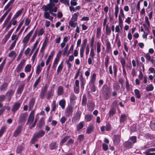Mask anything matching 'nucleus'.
I'll return each instance as SVG.
<instances>
[{
    "label": "nucleus",
    "instance_id": "c03bdc74",
    "mask_svg": "<svg viewBox=\"0 0 155 155\" xmlns=\"http://www.w3.org/2000/svg\"><path fill=\"white\" fill-rule=\"evenodd\" d=\"M48 42V39L47 38H46L45 41H44L42 46L41 48L42 49L45 50L46 47L47 46V43Z\"/></svg>",
    "mask_w": 155,
    "mask_h": 155
},
{
    "label": "nucleus",
    "instance_id": "f257e3e1",
    "mask_svg": "<svg viewBox=\"0 0 155 155\" xmlns=\"http://www.w3.org/2000/svg\"><path fill=\"white\" fill-rule=\"evenodd\" d=\"M102 95L104 100L109 99L111 95V89L107 84H104L101 89Z\"/></svg>",
    "mask_w": 155,
    "mask_h": 155
},
{
    "label": "nucleus",
    "instance_id": "49530a36",
    "mask_svg": "<svg viewBox=\"0 0 155 155\" xmlns=\"http://www.w3.org/2000/svg\"><path fill=\"white\" fill-rule=\"evenodd\" d=\"M15 0H11L6 5L4 8V10H6L9 7L10 5L14 2Z\"/></svg>",
    "mask_w": 155,
    "mask_h": 155
},
{
    "label": "nucleus",
    "instance_id": "f8f14e48",
    "mask_svg": "<svg viewBox=\"0 0 155 155\" xmlns=\"http://www.w3.org/2000/svg\"><path fill=\"white\" fill-rule=\"evenodd\" d=\"M26 62L25 59H23L20 63L18 65L16 68V70L17 73L19 72L23 68L24 65Z\"/></svg>",
    "mask_w": 155,
    "mask_h": 155
},
{
    "label": "nucleus",
    "instance_id": "680f3d73",
    "mask_svg": "<svg viewBox=\"0 0 155 155\" xmlns=\"http://www.w3.org/2000/svg\"><path fill=\"white\" fill-rule=\"evenodd\" d=\"M111 127L110 124L109 123H108L106 124L105 127V130L107 131H109L111 130Z\"/></svg>",
    "mask_w": 155,
    "mask_h": 155
},
{
    "label": "nucleus",
    "instance_id": "4468645a",
    "mask_svg": "<svg viewBox=\"0 0 155 155\" xmlns=\"http://www.w3.org/2000/svg\"><path fill=\"white\" fill-rule=\"evenodd\" d=\"M77 99V97L73 93L71 94L70 96V104L71 105L74 106L76 103L75 100Z\"/></svg>",
    "mask_w": 155,
    "mask_h": 155
},
{
    "label": "nucleus",
    "instance_id": "a19ab883",
    "mask_svg": "<svg viewBox=\"0 0 155 155\" xmlns=\"http://www.w3.org/2000/svg\"><path fill=\"white\" fill-rule=\"evenodd\" d=\"M134 92L136 97L138 99H140L141 97L140 92L138 89L134 90Z\"/></svg>",
    "mask_w": 155,
    "mask_h": 155
},
{
    "label": "nucleus",
    "instance_id": "ddd939ff",
    "mask_svg": "<svg viewBox=\"0 0 155 155\" xmlns=\"http://www.w3.org/2000/svg\"><path fill=\"white\" fill-rule=\"evenodd\" d=\"M123 144L124 147L126 149L132 148L134 145L132 142L129 140L125 141Z\"/></svg>",
    "mask_w": 155,
    "mask_h": 155
},
{
    "label": "nucleus",
    "instance_id": "79ce46f5",
    "mask_svg": "<svg viewBox=\"0 0 155 155\" xmlns=\"http://www.w3.org/2000/svg\"><path fill=\"white\" fill-rule=\"evenodd\" d=\"M31 66L30 64H27L25 68V71L26 72H28L31 71Z\"/></svg>",
    "mask_w": 155,
    "mask_h": 155
},
{
    "label": "nucleus",
    "instance_id": "423d86ee",
    "mask_svg": "<svg viewBox=\"0 0 155 155\" xmlns=\"http://www.w3.org/2000/svg\"><path fill=\"white\" fill-rule=\"evenodd\" d=\"M73 105H70L66 108L65 115L67 117H70L72 115L73 112Z\"/></svg>",
    "mask_w": 155,
    "mask_h": 155
},
{
    "label": "nucleus",
    "instance_id": "473e14b6",
    "mask_svg": "<svg viewBox=\"0 0 155 155\" xmlns=\"http://www.w3.org/2000/svg\"><path fill=\"white\" fill-rule=\"evenodd\" d=\"M70 137L69 136H65L60 141L59 144L62 146L64 143L67 142L68 139Z\"/></svg>",
    "mask_w": 155,
    "mask_h": 155
},
{
    "label": "nucleus",
    "instance_id": "20e7f679",
    "mask_svg": "<svg viewBox=\"0 0 155 155\" xmlns=\"http://www.w3.org/2000/svg\"><path fill=\"white\" fill-rule=\"evenodd\" d=\"M28 116L27 113H23L20 114L19 119V123L21 125H23L26 121V119Z\"/></svg>",
    "mask_w": 155,
    "mask_h": 155
},
{
    "label": "nucleus",
    "instance_id": "a878e982",
    "mask_svg": "<svg viewBox=\"0 0 155 155\" xmlns=\"http://www.w3.org/2000/svg\"><path fill=\"white\" fill-rule=\"evenodd\" d=\"M58 107V104L56 103V102L55 101L53 100L51 105V112L54 111L56 110V107Z\"/></svg>",
    "mask_w": 155,
    "mask_h": 155
},
{
    "label": "nucleus",
    "instance_id": "37998d69",
    "mask_svg": "<svg viewBox=\"0 0 155 155\" xmlns=\"http://www.w3.org/2000/svg\"><path fill=\"white\" fill-rule=\"evenodd\" d=\"M111 33V30L110 28L109 27L108 25L107 24L106 25V35H110Z\"/></svg>",
    "mask_w": 155,
    "mask_h": 155
},
{
    "label": "nucleus",
    "instance_id": "69168bd1",
    "mask_svg": "<svg viewBox=\"0 0 155 155\" xmlns=\"http://www.w3.org/2000/svg\"><path fill=\"white\" fill-rule=\"evenodd\" d=\"M74 91L75 93L78 94L79 92V87L74 86Z\"/></svg>",
    "mask_w": 155,
    "mask_h": 155
},
{
    "label": "nucleus",
    "instance_id": "3c124183",
    "mask_svg": "<svg viewBox=\"0 0 155 155\" xmlns=\"http://www.w3.org/2000/svg\"><path fill=\"white\" fill-rule=\"evenodd\" d=\"M97 54H98L101 51V44L99 42H97Z\"/></svg>",
    "mask_w": 155,
    "mask_h": 155
},
{
    "label": "nucleus",
    "instance_id": "b1692460",
    "mask_svg": "<svg viewBox=\"0 0 155 155\" xmlns=\"http://www.w3.org/2000/svg\"><path fill=\"white\" fill-rule=\"evenodd\" d=\"M94 129V125L93 124H90L87 127L86 130V132L87 134H91L93 131Z\"/></svg>",
    "mask_w": 155,
    "mask_h": 155
},
{
    "label": "nucleus",
    "instance_id": "6e6d98bb",
    "mask_svg": "<svg viewBox=\"0 0 155 155\" xmlns=\"http://www.w3.org/2000/svg\"><path fill=\"white\" fill-rule=\"evenodd\" d=\"M74 45L73 44H72L68 51L67 52V56H68L71 53H72L73 51L74 50Z\"/></svg>",
    "mask_w": 155,
    "mask_h": 155
},
{
    "label": "nucleus",
    "instance_id": "6e6552de",
    "mask_svg": "<svg viewBox=\"0 0 155 155\" xmlns=\"http://www.w3.org/2000/svg\"><path fill=\"white\" fill-rule=\"evenodd\" d=\"M21 104V103L18 102H15L12 106V111L14 113V114L19 109Z\"/></svg>",
    "mask_w": 155,
    "mask_h": 155
},
{
    "label": "nucleus",
    "instance_id": "13d9d810",
    "mask_svg": "<svg viewBox=\"0 0 155 155\" xmlns=\"http://www.w3.org/2000/svg\"><path fill=\"white\" fill-rule=\"evenodd\" d=\"M117 41V44L118 47L119 48L121 45V42L120 38H118V36L117 35L115 38V41Z\"/></svg>",
    "mask_w": 155,
    "mask_h": 155
},
{
    "label": "nucleus",
    "instance_id": "f03ea898",
    "mask_svg": "<svg viewBox=\"0 0 155 155\" xmlns=\"http://www.w3.org/2000/svg\"><path fill=\"white\" fill-rule=\"evenodd\" d=\"M15 91V89H10L8 90L6 93V99L8 101H10L12 98V96L14 94Z\"/></svg>",
    "mask_w": 155,
    "mask_h": 155
},
{
    "label": "nucleus",
    "instance_id": "2f4dec72",
    "mask_svg": "<svg viewBox=\"0 0 155 155\" xmlns=\"http://www.w3.org/2000/svg\"><path fill=\"white\" fill-rule=\"evenodd\" d=\"M93 116L91 114H87L85 116V120L86 122L91 121L92 119Z\"/></svg>",
    "mask_w": 155,
    "mask_h": 155
},
{
    "label": "nucleus",
    "instance_id": "412c9836",
    "mask_svg": "<svg viewBox=\"0 0 155 155\" xmlns=\"http://www.w3.org/2000/svg\"><path fill=\"white\" fill-rule=\"evenodd\" d=\"M55 5L54 3H53L50 2V3L47 4L45 6L44 11H47L49 10L52 9L54 7V6Z\"/></svg>",
    "mask_w": 155,
    "mask_h": 155
},
{
    "label": "nucleus",
    "instance_id": "4d7b16f0",
    "mask_svg": "<svg viewBox=\"0 0 155 155\" xmlns=\"http://www.w3.org/2000/svg\"><path fill=\"white\" fill-rule=\"evenodd\" d=\"M68 48V44H67L64 49V51L63 54V56H64L67 54V51Z\"/></svg>",
    "mask_w": 155,
    "mask_h": 155
},
{
    "label": "nucleus",
    "instance_id": "393cba45",
    "mask_svg": "<svg viewBox=\"0 0 155 155\" xmlns=\"http://www.w3.org/2000/svg\"><path fill=\"white\" fill-rule=\"evenodd\" d=\"M113 141L114 143H118L120 141V136L118 135H115L114 136Z\"/></svg>",
    "mask_w": 155,
    "mask_h": 155
},
{
    "label": "nucleus",
    "instance_id": "a18cd8bd",
    "mask_svg": "<svg viewBox=\"0 0 155 155\" xmlns=\"http://www.w3.org/2000/svg\"><path fill=\"white\" fill-rule=\"evenodd\" d=\"M41 78V76H40L38 79L36 80V81L34 83L33 85V88H35L37 86L38 84L40 82V79Z\"/></svg>",
    "mask_w": 155,
    "mask_h": 155
},
{
    "label": "nucleus",
    "instance_id": "dca6fc26",
    "mask_svg": "<svg viewBox=\"0 0 155 155\" xmlns=\"http://www.w3.org/2000/svg\"><path fill=\"white\" fill-rule=\"evenodd\" d=\"M22 127L21 125L18 126L14 132L13 136L15 137H16L18 136L21 133L22 130Z\"/></svg>",
    "mask_w": 155,
    "mask_h": 155
},
{
    "label": "nucleus",
    "instance_id": "2eb2a0df",
    "mask_svg": "<svg viewBox=\"0 0 155 155\" xmlns=\"http://www.w3.org/2000/svg\"><path fill=\"white\" fill-rule=\"evenodd\" d=\"M87 106L89 110L93 111L95 106V103L92 100H89L87 104Z\"/></svg>",
    "mask_w": 155,
    "mask_h": 155
},
{
    "label": "nucleus",
    "instance_id": "864d4df0",
    "mask_svg": "<svg viewBox=\"0 0 155 155\" xmlns=\"http://www.w3.org/2000/svg\"><path fill=\"white\" fill-rule=\"evenodd\" d=\"M80 80L81 82V89L83 90L84 88V86L85 84V81L83 78L80 79Z\"/></svg>",
    "mask_w": 155,
    "mask_h": 155
},
{
    "label": "nucleus",
    "instance_id": "8fccbe9b",
    "mask_svg": "<svg viewBox=\"0 0 155 155\" xmlns=\"http://www.w3.org/2000/svg\"><path fill=\"white\" fill-rule=\"evenodd\" d=\"M154 87L152 84H150L146 87V90L147 91H152Z\"/></svg>",
    "mask_w": 155,
    "mask_h": 155
},
{
    "label": "nucleus",
    "instance_id": "338daca9",
    "mask_svg": "<svg viewBox=\"0 0 155 155\" xmlns=\"http://www.w3.org/2000/svg\"><path fill=\"white\" fill-rule=\"evenodd\" d=\"M42 68L39 65H38L36 70V73L38 74H39L41 71Z\"/></svg>",
    "mask_w": 155,
    "mask_h": 155
},
{
    "label": "nucleus",
    "instance_id": "9d476101",
    "mask_svg": "<svg viewBox=\"0 0 155 155\" xmlns=\"http://www.w3.org/2000/svg\"><path fill=\"white\" fill-rule=\"evenodd\" d=\"M55 85H52V87L50 89L48 90L47 93L46 98L48 100H49L51 98L53 95L54 93V88Z\"/></svg>",
    "mask_w": 155,
    "mask_h": 155
},
{
    "label": "nucleus",
    "instance_id": "aec40b11",
    "mask_svg": "<svg viewBox=\"0 0 155 155\" xmlns=\"http://www.w3.org/2000/svg\"><path fill=\"white\" fill-rule=\"evenodd\" d=\"M58 96H61L64 94V88L62 86H59L58 88L57 91Z\"/></svg>",
    "mask_w": 155,
    "mask_h": 155
},
{
    "label": "nucleus",
    "instance_id": "e2e57ef3",
    "mask_svg": "<svg viewBox=\"0 0 155 155\" xmlns=\"http://www.w3.org/2000/svg\"><path fill=\"white\" fill-rule=\"evenodd\" d=\"M96 78V74L95 73H94L92 75V77L91 78V83H94Z\"/></svg>",
    "mask_w": 155,
    "mask_h": 155
},
{
    "label": "nucleus",
    "instance_id": "0eeeda50",
    "mask_svg": "<svg viewBox=\"0 0 155 155\" xmlns=\"http://www.w3.org/2000/svg\"><path fill=\"white\" fill-rule=\"evenodd\" d=\"M48 88V87L46 84H45L43 87L41 88L39 95V97L41 99H44L46 97L47 92Z\"/></svg>",
    "mask_w": 155,
    "mask_h": 155
},
{
    "label": "nucleus",
    "instance_id": "c756f323",
    "mask_svg": "<svg viewBox=\"0 0 155 155\" xmlns=\"http://www.w3.org/2000/svg\"><path fill=\"white\" fill-rule=\"evenodd\" d=\"M116 112V110L114 107H113L111 108L108 113L109 117H113L114 115L115 114Z\"/></svg>",
    "mask_w": 155,
    "mask_h": 155
},
{
    "label": "nucleus",
    "instance_id": "e433bc0d",
    "mask_svg": "<svg viewBox=\"0 0 155 155\" xmlns=\"http://www.w3.org/2000/svg\"><path fill=\"white\" fill-rule=\"evenodd\" d=\"M106 49L107 52H109L111 51V46L110 42L108 41L106 43Z\"/></svg>",
    "mask_w": 155,
    "mask_h": 155
},
{
    "label": "nucleus",
    "instance_id": "7c9ffc66",
    "mask_svg": "<svg viewBox=\"0 0 155 155\" xmlns=\"http://www.w3.org/2000/svg\"><path fill=\"white\" fill-rule=\"evenodd\" d=\"M59 104L61 107L62 109H64L66 105V101L65 99H63L59 101Z\"/></svg>",
    "mask_w": 155,
    "mask_h": 155
},
{
    "label": "nucleus",
    "instance_id": "58836bf2",
    "mask_svg": "<svg viewBox=\"0 0 155 155\" xmlns=\"http://www.w3.org/2000/svg\"><path fill=\"white\" fill-rule=\"evenodd\" d=\"M6 128V126H2L0 130V137H2L4 133L5 132Z\"/></svg>",
    "mask_w": 155,
    "mask_h": 155
},
{
    "label": "nucleus",
    "instance_id": "c9c22d12",
    "mask_svg": "<svg viewBox=\"0 0 155 155\" xmlns=\"http://www.w3.org/2000/svg\"><path fill=\"white\" fill-rule=\"evenodd\" d=\"M38 43V41L37 40L35 42L34 44L33 47H32V48L31 49V52L30 54V56H31L33 53L34 52L35 49L37 47V45Z\"/></svg>",
    "mask_w": 155,
    "mask_h": 155
},
{
    "label": "nucleus",
    "instance_id": "a211bd4d",
    "mask_svg": "<svg viewBox=\"0 0 155 155\" xmlns=\"http://www.w3.org/2000/svg\"><path fill=\"white\" fill-rule=\"evenodd\" d=\"M45 134V131L42 130H40L37 133H34V135L38 138L42 137Z\"/></svg>",
    "mask_w": 155,
    "mask_h": 155
},
{
    "label": "nucleus",
    "instance_id": "9b49d317",
    "mask_svg": "<svg viewBox=\"0 0 155 155\" xmlns=\"http://www.w3.org/2000/svg\"><path fill=\"white\" fill-rule=\"evenodd\" d=\"M35 112L34 110H33L29 114L26 125L30 124L33 122L34 118Z\"/></svg>",
    "mask_w": 155,
    "mask_h": 155
},
{
    "label": "nucleus",
    "instance_id": "09e8293b",
    "mask_svg": "<svg viewBox=\"0 0 155 155\" xmlns=\"http://www.w3.org/2000/svg\"><path fill=\"white\" fill-rule=\"evenodd\" d=\"M95 56V53L94 52V50L93 48H91L90 53V57L93 58V59H94V56Z\"/></svg>",
    "mask_w": 155,
    "mask_h": 155
},
{
    "label": "nucleus",
    "instance_id": "bb28decb",
    "mask_svg": "<svg viewBox=\"0 0 155 155\" xmlns=\"http://www.w3.org/2000/svg\"><path fill=\"white\" fill-rule=\"evenodd\" d=\"M8 83L5 82H4L2 85L0 86V91H5L7 88Z\"/></svg>",
    "mask_w": 155,
    "mask_h": 155
},
{
    "label": "nucleus",
    "instance_id": "5fc2aeb1",
    "mask_svg": "<svg viewBox=\"0 0 155 155\" xmlns=\"http://www.w3.org/2000/svg\"><path fill=\"white\" fill-rule=\"evenodd\" d=\"M130 139L132 141L133 144L137 142V137L135 136L130 137Z\"/></svg>",
    "mask_w": 155,
    "mask_h": 155
},
{
    "label": "nucleus",
    "instance_id": "bf43d9fd",
    "mask_svg": "<svg viewBox=\"0 0 155 155\" xmlns=\"http://www.w3.org/2000/svg\"><path fill=\"white\" fill-rule=\"evenodd\" d=\"M144 57L146 59V61H150L151 59V57L150 56V54L149 53H147V54H145L144 56Z\"/></svg>",
    "mask_w": 155,
    "mask_h": 155
},
{
    "label": "nucleus",
    "instance_id": "cd10ccee",
    "mask_svg": "<svg viewBox=\"0 0 155 155\" xmlns=\"http://www.w3.org/2000/svg\"><path fill=\"white\" fill-rule=\"evenodd\" d=\"M24 84H21L18 87L17 90V93L18 94H21L22 93L24 89Z\"/></svg>",
    "mask_w": 155,
    "mask_h": 155
},
{
    "label": "nucleus",
    "instance_id": "603ef678",
    "mask_svg": "<svg viewBox=\"0 0 155 155\" xmlns=\"http://www.w3.org/2000/svg\"><path fill=\"white\" fill-rule=\"evenodd\" d=\"M118 20H119V25L120 28L121 29L123 27V21L122 19V18H121V17L120 15H119L118 16Z\"/></svg>",
    "mask_w": 155,
    "mask_h": 155
},
{
    "label": "nucleus",
    "instance_id": "39448f33",
    "mask_svg": "<svg viewBox=\"0 0 155 155\" xmlns=\"http://www.w3.org/2000/svg\"><path fill=\"white\" fill-rule=\"evenodd\" d=\"M81 112L79 110H78L72 118V122L74 123H75L77 122H78L81 117Z\"/></svg>",
    "mask_w": 155,
    "mask_h": 155
},
{
    "label": "nucleus",
    "instance_id": "c85d7f7f",
    "mask_svg": "<svg viewBox=\"0 0 155 155\" xmlns=\"http://www.w3.org/2000/svg\"><path fill=\"white\" fill-rule=\"evenodd\" d=\"M127 117L126 115L124 114H122L121 115L120 119V123H124L127 120Z\"/></svg>",
    "mask_w": 155,
    "mask_h": 155
},
{
    "label": "nucleus",
    "instance_id": "4c0bfd02",
    "mask_svg": "<svg viewBox=\"0 0 155 155\" xmlns=\"http://www.w3.org/2000/svg\"><path fill=\"white\" fill-rule=\"evenodd\" d=\"M24 147L22 146H18L16 149V153H20L22 152L23 150Z\"/></svg>",
    "mask_w": 155,
    "mask_h": 155
},
{
    "label": "nucleus",
    "instance_id": "6ab92c4d",
    "mask_svg": "<svg viewBox=\"0 0 155 155\" xmlns=\"http://www.w3.org/2000/svg\"><path fill=\"white\" fill-rule=\"evenodd\" d=\"M35 101V97H32L30 100L29 102V107L30 110H31L33 108Z\"/></svg>",
    "mask_w": 155,
    "mask_h": 155
},
{
    "label": "nucleus",
    "instance_id": "774afa93",
    "mask_svg": "<svg viewBox=\"0 0 155 155\" xmlns=\"http://www.w3.org/2000/svg\"><path fill=\"white\" fill-rule=\"evenodd\" d=\"M24 9L23 8H21V9H20L16 12L15 14L18 17L22 14L23 11L24 10Z\"/></svg>",
    "mask_w": 155,
    "mask_h": 155
},
{
    "label": "nucleus",
    "instance_id": "f3484780",
    "mask_svg": "<svg viewBox=\"0 0 155 155\" xmlns=\"http://www.w3.org/2000/svg\"><path fill=\"white\" fill-rule=\"evenodd\" d=\"M58 145L56 142L52 141L49 145V148L51 150H56L57 149Z\"/></svg>",
    "mask_w": 155,
    "mask_h": 155
},
{
    "label": "nucleus",
    "instance_id": "0e129e2a",
    "mask_svg": "<svg viewBox=\"0 0 155 155\" xmlns=\"http://www.w3.org/2000/svg\"><path fill=\"white\" fill-rule=\"evenodd\" d=\"M146 137L147 138H149L150 139H152L153 138H155L153 134H146Z\"/></svg>",
    "mask_w": 155,
    "mask_h": 155
},
{
    "label": "nucleus",
    "instance_id": "f704fd0d",
    "mask_svg": "<svg viewBox=\"0 0 155 155\" xmlns=\"http://www.w3.org/2000/svg\"><path fill=\"white\" fill-rule=\"evenodd\" d=\"M113 71H114V77H116L117 76V73L118 71L117 67V65L114 64L113 67Z\"/></svg>",
    "mask_w": 155,
    "mask_h": 155
},
{
    "label": "nucleus",
    "instance_id": "72a5a7b5",
    "mask_svg": "<svg viewBox=\"0 0 155 155\" xmlns=\"http://www.w3.org/2000/svg\"><path fill=\"white\" fill-rule=\"evenodd\" d=\"M87 99L86 95L84 94L83 96L81 102V105L83 106H86L87 104Z\"/></svg>",
    "mask_w": 155,
    "mask_h": 155
},
{
    "label": "nucleus",
    "instance_id": "4be33fe9",
    "mask_svg": "<svg viewBox=\"0 0 155 155\" xmlns=\"http://www.w3.org/2000/svg\"><path fill=\"white\" fill-rule=\"evenodd\" d=\"M45 124V122L43 118H41L39 121L38 122L37 124V127L38 129H41L44 126Z\"/></svg>",
    "mask_w": 155,
    "mask_h": 155
},
{
    "label": "nucleus",
    "instance_id": "1a4fd4ad",
    "mask_svg": "<svg viewBox=\"0 0 155 155\" xmlns=\"http://www.w3.org/2000/svg\"><path fill=\"white\" fill-rule=\"evenodd\" d=\"M120 62L122 67L123 74L125 77L127 75V73L126 71L125 67L126 66V61L125 59L123 57H121L120 58Z\"/></svg>",
    "mask_w": 155,
    "mask_h": 155
},
{
    "label": "nucleus",
    "instance_id": "5701e85b",
    "mask_svg": "<svg viewBox=\"0 0 155 155\" xmlns=\"http://www.w3.org/2000/svg\"><path fill=\"white\" fill-rule=\"evenodd\" d=\"M84 121L80 122L76 126L77 131H80L84 127Z\"/></svg>",
    "mask_w": 155,
    "mask_h": 155
},
{
    "label": "nucleus",
    "instance_id": "de8ad7c7",
    "mask_svg": "<svg viewBox=\"0 0 155 155\" xmlns=\"http://www.w3.org/2000/svg\"><path fill=\"white\" fill-rule=\"evenodd\" d=\"M18 37H17L16 38V39L11 44V45H10V47L9 48V50H11L14 48L15 47V45L16 43V41L18 40Z\"/></svg>",
    "mask_w": 155,
    "mask_h": 155
},
{
    "label": "nucleus",
    "instance_id": "052dcab7",
    "mask_svg": "<svg viewBox=\"0 0 155 155\" xmlns=\"http://www.w3.org/2000/svg\"><path fill=\"white\" fill-rule=\"evenodd\" d=\"M74 21H70L69 23V24L71 27L73 28H75L76 25H77V23L74 22Z\"/></svg>",
    "mask_w": 155,
    "mask_h": 155
},
{
    "label": "nucleus",
    "instance_id": "ea45409f",
    "mask_svg": "<svg viewBox=\"0 0 155 155\" xmlns=\"http://www.w3.org/2000/svg\"><path fill=\"white\" fill-rule=\"evenodd\" d=\"M38 138L35 135H33V136L31 139L30 143L31 144H35V143H36L37 141H38Z\"/></svg>",
    "mask_w": 155,
    "mask_h": 155
},
{
    "label": "nucleus",
    "instance_id": "7ed1b4c3",
    "mask_svg": "<svg viewBox=\"0 0 155 155\" xmlns=\"http://www.w3.org/2000/svg\"><path fill=\"white\" fill-rule=\"evenodd\" d=\"M87 42V38L84 39L83 41L80 48V55L81 58H83L84 55V48L86 47Z\"/></svg>",
    "mask_w": 155,
    "mask_h": 155
}]
</instances>
